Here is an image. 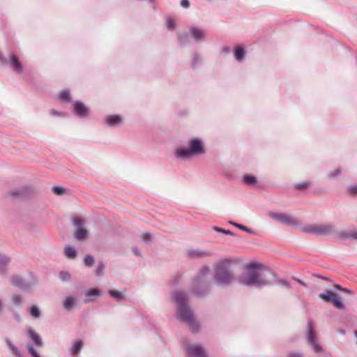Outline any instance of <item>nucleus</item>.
Listing matches in <instances>:
<instances>
[{"instance_id": "44", "label": "nucleus", "mask_w": 357, "mask_h": 357, "mask_svg": "<svg viewBox=\"0 0 357 357\" xmlns=\"http://www.w3.org/2000/svg\"><path fill=\"white\" fill-rule=\"evenodd\" d=\"M201 57L199 54L195 53L192 56V68H195L199 63Z\"/></svg>"}, {"instance_id": "6", "label": "nucleus", "mask_w": 357, "mask_h": 357, "mask_svg": "<svg viewBox=\"0 0 357 357\" xmlns=\"http://www.w3.org/2000/svg\"><path fill=\"white\" fill-rule=\"evenodd\" d=\"M305 340L307 344L312 346L313 350L316 353L322 352L323 349L317 341V333L312 320H309L307 321V329L305 333Z\"/></svg>"}, {"instance_id": "2", "label": "nucleus", "mask_w": 357, "mask_h": 357, "mask_svg": "<svg viewBox=\"0 0 357 357\" xmlns=\"http://www.w3.org/2000/svg\"><path fill=\"white\" fill-rule=\"evenodd\" d=\"M260 265L256 263H250L246 266L245 273L238 278V282L246 287L261 288L271 284L266 279L260 278L257 270Z\"/></svg>"}, {"instance_id": "12", "label": "nucleus", "mask_w": 357, "mask_h": 357, "mask_svg": "<svg viewBox=\"0 0 357 357\" xmlns=\"http://www.w3.org/2000/svg\"><path fill=\"white\" fill-rule=\"evenodd\" d=\"M74 114L80 118H86L89 114V108L82 102L75 101L73 105Z\"/></svg>"}, {"instance_id": "62", "label": "nucleus", "mask_w": 357, "mask_h": 357, "mask_svg": "<svg viewBox=\"0 0 357 357\" xmlns=\"http://www.w3.org/2000/svg\"><path fill=\"white\" fill-rule=\"evenodd\" d=\"M52 114H54V115H58V112H56L55 110H52Z\"/></svg>"}, {"instance_id": "63", "label": "nucleus", "mask_w": 357, "mask_h": 357, "mask_svg": "<svg viewBox=\"0 0 357 357\" xmlns=\"http://www.w3.org/2000/svg\"><path fill=\"white\" fill-rule=\"evenodd\" d=\"M355 336L357 337V330L354 331Z\"/></svg>"}, {"instance_id": "18", "label": "nucleus", "mask_w": 357, "mask_h": 357, "mask_svg": "<svg viewBox=\"0 0 357 357\" xmlns=\"http://www.w3.org/2000/svg\"><path fill=\"white\" fill-rule=\"evenodd\" d=\"M234 55L236 61L242 62L245 59L246 50L242 45H238L234 50Z\"/></svg>"}, {"instance_id": "7", "label": "nucleus", "mask_w": 357, "mask_h": 357, "mask_svg": "<svg viewBox=\"0 0 357 357\" xmlns=\"http://www.w3.org/2000/svg\"><path fill=\"white\" fill-rule=\"evenodd\" d=\"M268 215L271 219L284 225L289 227H296L298 225V220L287 214L282 213L269 212Z\"/></svg>"}, {"instance_id": "15", "label": "nucleus", "mask_w": 357, "mask_h": 357, "mask_svg": "<svg viewBox=\"0 0 357 357\" xmlns=\"http://www.w3.org/2000/svg\"><path fill=\"white\" fill-rule=\"evenodd\" d=\"M26 333L29 337L33 341V343L31 344L33 347H42L43 346L41 337L33 330V328L29 327L26 331Z\"/></svg>"}, {"instance_id": "57", "label": "nucleus", "mask_w": 357, "mask_h": 357, "mask_svg": "<svg viewBox=\"0 0 357 357\" xmlns=\"http://www.w3.org/2000/svg\"><path fill=\"white\" fill-rule=\"evenodd\" d=\"M351 238L357 240V230H355L353 232H351Z\"/></svg>"}, {"instance_id": "13", "label": "nucleus", "mask_w": 357, "mask_h": 357, "mask_svg": "<svg viewBox=\"0 0 357 357\" xmlns=\"http://www.w3.org/2000/svg\"><path fill=\"white\" fill-rule=\"evenodd\" d=\"M102 121L105 125L107 126L116 127L122 123L123 119L120 115L111 114L105 116Z\"/></svg>"}, {"instance_id": "22", "label": "nucleus", "mask_w": 357, "mask_h": 357, "mask_svg": "<svg viewBox=\"0 0 357 357\" xmlns=\"http://www.w3.org/2000/svg\"><path fill=\"white\" fill-rule=\"evenodd\" d=\"M335 237L341 241H345L348 238H351V231H338L335 229V233L334 234Z\"/></svg>"}, {"instance_id": "9", "label": "nucleus", "mask_w": 357, "mask_h": 357, "mask_svg": "<svg viewBox=\"0 0 357 357\" xmlns=\"http://www.w3.org/2000/svg\"><path fill=\"white\" fill-rule=\"evenodd\" d=\"M10 282L14 286L24 291L32 289L36 284L35 278H32L30 282H25L22 277L17 275H14L10 278Z\"/></svg>"}, {"instance_id": "43", "label": "nucleus", "mask_w": 357, "mask_h": 357, "mask_svg": "<svg viewBox=\"0 0 357 357\" xmlns=\"http://www.w3.org/2000/svg\"><path fill=\"white\" fill-rule=\"evenodd\" d=\"M213 229L215 231H218V232H220L222 234H225L229 235V236H234V233L233 231H231L230 230H226L225 229H222V228H220V227H218L216 226L213 227Z\"/></svg>"}, {"instance_id": "32", "label": "nucleus", "mask_w": 357, "mask_h": 357, "mask_svg": "<svg viewBox=\"0 0 357 357\" xmlns=\"http://www.w3.org/2000/svg\"><path fill=\"white\" fill-rule=\"evenodd\" d=\"M331 303L335 308H337L338 310H344L345 308V306H344V304L343 303V302L341 300H340L338 298H337L336 296H334Z\"/></svg>"}, {"instance_id": "16", "label": "nucleus", "mask_w": 357, "mask_h": 357, "mask_svg": "<svg viewBox=\"0 0 357 357\" xmlns=\"http://www.w3.org/2000/svg\"><path fill=\"white\" fill-rule=\"evenodd\" d=\"M8 57L10 59V64L13 70L17 74L22 73L23 68L18 57L14 54H10Z\"/></svg>"}, {"instance_id": "36", "label": "nucleus", "mask_w": 357, "mask_h": 357, "mask_svg": "<svg viewBox=\"0 0 357 357\" xmlns=\"http://www.w3.org/2000/svg\"><path fill=\"white\" fill-rule=\"evenodd\" d=\"M311 185H312V184H311L310 182L305 181V182L301 183H296L294 185V188L296 190H305V189L308 188Z\"/></svg>"}, {"instance_id": "19", "label": "nucleus", "mask_w": 357, "mask_h": 357, "mask_svg": "<svg viewBox=\"0 0 357 357\" xmlns=\"http://www.w3.org/2000/svg\"><path fill=\"white\" fill-rule=\"evenodd\" d=\"M76 298L73 296H67L63 301V308L66 311H70L75 306Z\"/></svg>"}, {"instance_id": "25", "label": "nucleus", "mask_w": 357, "mask_h": 357, "mask_svg": "<svg viewBox=\"0 0 357 357\" xmlns=\"http://www.w3.org/2000/svg\"><path fill=\"white\" fill-rule=\"evenodd\" d=\"M83 347V342L81 341V340H77L76 342H75L70 351V353L73 354V355H77L79 353V351H81L82 348Z\"/></svg>"}, {"instance_id": "55", "label": "nucleus", "mask_w": 357, "mask_h": 357, "mask_svg": "<svg viewBox=\"0 0 357 357\" xmlns=\"http://www.w3.org/2000/svg\"><path fill=\"white\" fill-rule=\"evenodd\" d=\"M222 50L223 52H225V54H229L231 52V49L229 46L227 45H224L222 47Z\"/></svg>"}, {"instance_id": "49", "label": "nucleus", "mask_w": 357, "mask_h": 357, "mask_svg": "<svg viewBox=\"0 0 357 357\" xmlns=\"http://www.w3.org/2000/svg\"><path fill=\"white\" fill-rule=\"evenodd\" d=\"M277 282L278 284L282 285L284 287L290 288V285H289V282L284 279H278L277 280Z\"/></svg>"}, {"instance_id": "17", "label": "nucleus", "mask_w": 357, "mask_h": 357, "mask_svg": "<svg viewBox=\"0 0 357 357\" xmlns=\"http://www.w3.org/2000/svg\"><path fill=\"white\" fill-rule=\"evenodd\" d=\"M210 255L211 252L209 251L200 249H190L188 251V256L194 259L204 258Z\"/></svg>"}, {"instance_id": "1", "label": "nucleus", "mask_w": 357, "mask_h": 357, "mask_svg": "<svg viewBox=\"0 0 357 357\" xmlns=\"http://www.w3.org/2000/svg\"><path fill=\"white\" fill-rule=\"evenodd\" d=\"M172 297L176 305V318L185 323L193 333L199 331V326L188 305V296L183 291H175Z\"/></svg>"}, {"instance_id": "21", "label": "nucleus", "mask_w": 357, "mask_h": 357, "mask_svg": "<svg viewBox=\"0 0 357 357\" xmlns=\"http://www.w3.org/2000/svg\"><path fill=\"white\" fill-rule=\"evenodd\" d=\"M64 253L66 257L70 259H75L77 255L76 249L72 245H66L64 248Z\"/></svg>"}, {"instance_id": "4", "label": "nucleus", "mask_w": 357, "mask_h": 357, "mask_svg": "<svg viewBox=\"0 0 357 357\" xmlns=\"http://www.w3.org/2000/svg\"><path fill=\"white\" fill-rule=\"evenodd\" d=\"M204 144L201 139L195 137L188 141V146L177 147L175 149V157L178 159L187 160L193 156L204 155L205 153Z\"/></svg>"}, {"instance_id": "53", "label": "nucleus", "mask_w": 357, "mask_h": 357, "mask_svg": "<svg viewBox=\"0 0 357 357\" xmlns=\"http://www.w3.org/2000/svg\"><path fill=\"white\" fill-rule=\"evenodd\" d=\"M132 252H133L136 256H138V257L141 256V252H140V250H139V248H138V247H136V246H135V247L132 248Z\"/></svg>"}, {"instance_id": "56", "label": "nucleus", "mask_w": 357, "mask_h": 357, "mask_svg": "<svg viewBox=\"0 0 357 357\" xmlns=\"http://www.w3.org/2000/svg\"><path fill=\"white\" fill-rule=\"evenodd\" d=\"M0 65L1 66H6V60L3 57V54L0 53Z\"/></svg>"}, {"instance_id": "27", "label": "nucleus", "mask_w": 357, "mask_h": 357, "mask_svg": "<svg viewBox=\"0 0 357 357\" xmlns=\"http://www.w3.org/2000/svg\"><path fill=\"white\" fill-rule=\"evenodd\" d=\"M6 343L8 347L10 349L15 357H23L20 349L14 345L8 339H6Z\"/></svg>"}, {"instance_id": "11", "label": "nucleus", "mask_w": 357, "mask_h": 357, "mask_svg": "<svg viewBox=\"0 0 357 357\" xmlns=\"http://www.w3.org/2000/svg\"><path fill=\"white\" fill-rule=\"evenodd\" d=\"M186 351L188 357H208L202 345L188 344L186 346Z\"/></svg>"}, {"instance_id": "39", "label": "nucleus", "mask_w": 357, "mask_h": 357, "mask_svg": "<svg viewBox=\"0 0 357 357\" xmlns=\"http://www.w3.org/2000/svg\"><path fill=\"white\" fill-rule=\"evenodd\" d=\"M105 268V266L102 261H99L98 263L96 269L95 271V274L96 276H100L104 271Z\"/></svg>"}, {"instance_id": "58", "label": "nucleus", "mask_w": 357, "mask_h": 357, "mask_svg": "<svg viewBox=\"0 0 357 357\" xmlns=\"http://www.w3.org/2000/svg\"><path fill=\"white\" fill-rule=\"evenodd\" d=\"M14 318L15 320H17V321H20V316L17 314V313H15L14 314Z\"/></svg>"}, {"instance_id": "54", "label": "nucleus", "mask_w": 357, "mask_h": 357, "mask_svg": "<svg viewBox=\"0 0 357 357\" xmlns=\"http://www.w3.org/2000/svg\"><path fill=\"white\" fill-rule=\"evenodd\" d=\"M335 287L337 289H340V290H342V291H344L345 292H347V293H351V291L348 289H346V288H344V287H342L340 284H335Z\"/></svg>"}, {"instance_id": "29", "label": "nucleus", "mask_w": 357, "mask_h": 357, "mask_svg": "<svg viewBox=\"0 0 357 357\" xmlns=\"http://www.w3.org/2000/svg\"><path fill=\"white\" fill-rule=\"evenodd\" d=\"M29 312L30 315L34 319H38L41 316L40 310L37 305L31 306L29 309Z\"/></svg>"}, {"instance_id": "10", "label": "nucleus", "mask_w": 357, "mask_h": 357, "mask_svg": "<svg viewBox=\"0 0 357 357\" xmlns=\"http://www.w3.org/2000/svg\"><path fill=\"white\" fill-rule=\"evenodd\" d=\"M75 227V238L78 241H82L86 238L87 235L86 229L84 227V220L81 218H75L73 220Z\"/></svg>"}, {"instance_id": "40", "label": "nucleus", "mask_w": 357, "mask_h": 357, "mask_svg": "<svg viewBox=\"0 0 357 357\" xmlns=\"http://www.w3.org/2000/svg\"><path fill=\"white\" fill-rule=\"evenodd\" d=\"M346 191L348 195L357 196V185H351L347 186Z\"/></svg>"}, {"instance_id": "35", "label": "nucleus", "mask_w": 357, "mask_h": 357, "mask_svg": "<svg viewBox=\"0 0 357 357\" xmlns=\"http://www.w3.org/2000/svg\"><path fill=\"white\" fill-rule=\"evenodd\" d=\"M177 36H178V41L181 46H184L188 44V38L187 36L184 35L182 33H178Z\"/></svg>"}, {"instance_id": "23", "label": "nucleus", "mask_w": 357, "mask_h": 357, "mask_svg": "<svg viewBox=\"0 0 357 357\" xmlns=\"http://www.w3.org/2000/svg\"><path fill=\"white\" fill-rule=\"evenodd\" d=\"M302 231L306 234L318 236V225H310L302 228Z\"/></svg>"}, {"instance_id": "46", "label": "nucleus", "mask_w": 357, "mask_h": 357, "mask_svg": "<svg viewBox=\"0 0 357 357\" xmlns=\"http://www.w3.org/2000/svg\"><path fill=\"white\" fill-rule=\"evenodd\" d=\"M341 173H342V169L340 168H337L328 175V178L331 179L335 178L336 177L340 176L341 174Z\"/></svg>"}, {"instance_id": "51", "label": "nucleus", "mask_w": 357, "mask_h": 357, "mask_svg": "<svg viewBox=\"0 0 357 357\" xmlns=\"http://www.w3.org/2000/svg\"><path fill=\"white\" fill-rule=\"evenodd\" d=\"M181 6L184 8H188L190 6V1L188 0H181Z\"/></svg>"}, {"instance_id": "52", "label": "nucleus", "mask_w": 357, "mask_h": 357, "mask_svg": "<svg viewBox=\"0 0 357 357\" xmlns=\"http://www.w3.org/2000/svg\"><path fill=\"white\" fill-rule=\"evenodd\" d=\"M292 279H293L294 280L296 281V282H297L298 284H300L301 285H302V286H303V287H307V284L305 282H303V280H301V279L297 278H296V277L292 278Z\"/></svg>"}, {"instance_id": "41", "label": "nucleus", "mask_w": 357, "mask_h": 357, "mask_svg": "<svg viewBox=\"0 0 357 357\" xmlns=\"http://www.w3.org/2000/svg\"><path fill=\"white\" fill-rule=\"evenodd\" d=\"M100 292L96 288H92L85 291V295L87 296H99Z\"/></svg>"}, {"instance_id": "42", "label": "nucleus", "mask_w": 357, "mask_h": 357, "mask_svg": "<svg viewBox=\"0 0 357 357\" xmlns=\"http://www.w3.org/2000/svg\"><path fill=\"white\" fill-rule=\"evenodd\" d=\"M66 188L58 185L52 187V192L56 195H62L66 192Z\"/></svg>"}, {"instance_id": "5", "label": "nucleus", "mask_w": 357, "mask_h": 357, "mask_svg": "<svg viewBox=\"0 0 357 357\" xmlns=\"http://www.w3.org/2000/svg\"><path fill=\"white\" fill-rule=\"evenodd\" d=\"M192 293L199 298H204L211 292L208 280L194 278L191 284Z\"/></svg>"}, {"instance_id": "20", "label": "nucleus", "mask_w": 357, "mask_h": 357, "mask_svg": "<svg viewBox=\"0 0 357 357\" xmlns=\"http://www.w3.org/2000/svg\"><path fill=\"white\" fill-rule=\"evenodd\" d=\"M10 262V259L8 256L0 254V274L6 272V267Z\"/></svg>"}, {"instance_id": "28", "label": "nucleus", "mask_w": 357, "mask_h": 357, "mask_svg": "<svg viewBox=\"0 0 357 357\" xmlns=\"http://www.w3.org/2000/svg\"><path fill=\"white\" fill-rule=\"evenodd\" d=\"M59 100L63 102H70L71 95L70 92L68 89H63L59 93Z\"/></svg>"}, {"instance_id": "48", "label": "nucleus", "mask_w": 357, "mask_h": 357, "mask_svg": "<svg viewBox=\"0 0 357 357\" xmlns=\"http://www.w3.org/2000/svg\"><path fill=\"white\" fill-rule=\"evenodd\" d=\"M287 357H303V354L298 351H292L288 353Z\"/></svg>"}, {"instance_id": "50", "label": "nucleus", "mask_w": 357, "mask_h": 357, "mask_svg": "<svg viewBox=\"0 0 357 357\" xmlns=\"http://www.w3.org/2000/svg\"><path fill=\"white\" fill-rule=\"evenodd\" d=\"M167 26L169 29H171V30L174 29V27H175V24H174V20H172V19H168L167 20Z\"/></svg>"}, {"instance_id": "24", "label": "nucleus", "mask_w": 357, "mask_h": 357, "mask_svg": "<svg viewBox=\"0 0 357 357\" xmlns=\"http://www.w3.org/2000/svg\"><path fill=\"white\" fill-rule=\"evenodd\" d=\"M243 181L244 183L249 186H252L257 184V179L255 176L245 174L243 177Z\"/></svg>"}, {"instance_id": "37", "label": "nucleus", "mask_w": 357, "mask_h": 357, "mask_svg": "<svg viewBox=\"0 0 357 357\" xmlns=\"http://www.w3.org/2000/svg\"><path fill=\"white\" fill-rule=\"evenodd\" d=\"M59 278L62 282H65L70 279V274L68 271H61L59 273Z\"/></svg>"}, {"instance_id": "8", "label": "nucleus", "mask_w": 357, "mask_h": 357, "mask_svg": "<svg viewBox=\"0 0 357 357\" xmlns=\"http://www.w3.org/2000/svg\"><path fill=\"white\" fill-rule=\"evenodd\" d=\"M188 33L189 36L198 43L204 42L207 36L206 31L204 29L195 25L188 27Z\"/></svg>"}, {"instance_id": "60", "label": "nucleus", "mask_w": 357, "mask_h": 357, "mask_svg": "<svg viewBox=\"0 0 357 357\" xmlns=\"http://www.w3.org/2000/svg\"><path fill=\"white\" fill-rule=\"evenodd\" d=\"M3 310V302L2 300L0 298V312H1Z\"/></svg>"}, {"instance_id": "61", "label": "nucleus", "mask_w": 357, "mask_h": 357, "mask_svg": "<svg viewBox=\"0 0 357 357\" xmlns=\"http://www.w3.org/2000/svg\"><path fill=\"white\" fill-rule=\"evenodd\" d=\"M92 301H93V299L89 297L88 298L86 299L85 302H91Z\"/></svg>"}, {"instance_id": "45", "label": "nucleus", "mask_w": 357, "mask_h": 357, "mask_svg": "<svg viewBox=\"0 0 357 357\" xmlns=\"http://www.w3.org/2000/svg\"><path fill=\"white\" fill-rule=\"evenodd\" d=\"M142 241L144 243H149L153 241L152 235L149 232H144L141 236Z\"/></svg>"}, {"instance_id": "38", "label": "nucleus", "mask_w": 357, "mask_h": 357, "mask_svg": "<svg viewBox=\"0 0 357 357\" xmlns=\"http://www.w3.org/2000/svg\"><path fill=\"white\" fill-rule=\"evenodd\" d=\"M108 293L112 298L118 301H121L123 299V296L121 293L116 290H109Z\"/></svg>"}, {"instance_id": "14", "label": "nucleus", "mask_w": 357, "mask_h": 357, "mask_svg": "<svg viewBox=\"0 0 357 357\" xmlns=\"http://www.w3.org/2000/svg\"><path fill=\"white\" fill-rule=\"evenodd\" d=\"M335 233V226L333 224H320L318 225V236L334 235Z\"/></svg>"}, {"instance_id": "30", "label": "nucleus", "mask_w": 357, "mask_h": 357, "mask_svg": "<svg viewBox=\"0 0 357 357\" xmlns=\"http://www.w3.org/2000/svg\"><path fill=\"white\" fill-rule=\"evenodd\" d=\"M26 349L31 357H42L36 349L33 348V345L32 344H26Z\"/></svg>"}, {"instance_id": "31", "label": "nucleus", "mask_w": 357, "mask_h": 357, "mask_svg": "<svg viewBox=\"0 0 357 357\" xmlns=\"http://www.w3.org/2000/svg\"><path fill=\"white\" fill-rule=\"evenodd\" d=\"M319 296L321 299H323L325 302L331 303L335 296L332 292H327V293H320L319 294Z\"/></svg>"}, {"instance_id": "47", "label": "nucleus", "mask_w": 357, "mask_h": 357, "mask_svg": "<svg viewBox=\"0 0 357 357\" xmlns=\"http://www.w3.org/2000/svg\"><path fill=\"white\" fill-rule=\"evenodd\" d=\"M12 301L16 305H20L22 302V298L20 295H13L12 297Z\"/></svg>"}, {"instance_id": "26", "label": "nucleus", "mask_w": 357, "mask_h": 357, "mask_svg": "<svg viewBox=\"0 0 357 357\" xmlns=\"http://www.w3.org/2000/svg\"><path fill=\"white\" fill-rule=\"evenodd\" d=\"M210 271V268L208 266H203L199 269V273L197 276H195V278L197 279H203V280H207L206 276L208 274Z\"/></svg>"}, {"instance_id": "3", "label": "nucleus", "mask_w": 357, "mask_h": 357, "mask_svg": "<svg viewBox=\"0 0 357 357\" xmlns=\"http://www.w3.org/2000/svg\"><path fill=\"white\" fill-rule=\"evenodd\" d=\"M234 278V273L230 266V261L224 259L218 263L215 266V274L212 281L217 286L227 287L229 286Z\"/></svg>"}, {"instance_id": "34", "label": "nucleus", "mask_w": 357, "mask_h": 357, "mask_svg": "<svg viewBox=\"0 0 357 357\" xmlns=\"http://www.w3.org/2000/svg\"><path fill=\"white\" fill-rule=\"evenodd\" d=\"M94 257L92 255H86L84 259V263L86 266L91 267L94 264Z\"/></svg>"}, {"instance_id": "33", "label": "nucleus", "mask_w": 357, "mask_h": 357, "mask_svg": "<svg viewBox=\"0 0 357 357\" xmlns=\"http://www.w3.org/2000/svg\"><path fill=\"white\" fill-rule=\"evenodd\" d=\"M229 223L231 225L234 226L235 227H236L242 231H244L248 234H252L254 233V231L252 229H249L248 227H247L243 225H241V224H238V223H236V222H234L232 221H230Z\"/></svg>"}, {"instance_id": "59", "label": "nucleus", "mask_w": 357, "mask_h": 357, "mask_svg": "<svg viewBox=\"0 0 357 357\" xmlns=\"http://www.w3.org/2000/svg\"><path fill=\"white\" fill-rule=\"evenodd\" d=\"M317 277L320 278V279H322L324 280H326V281L329 280V279L328 278L324 277V276H321V275H317Z\"/></svg>"}]
</instances>
